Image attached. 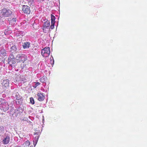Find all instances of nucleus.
I'll list each match as a JSON object with an SVG mask.
<instances>
[{"label": "nucleus", "mask_w": 147, "mask_h": 147, "mask_svg": "<svg viewBox=\"0 0 147 147\" xmlns=\"http://www.w3.org/2000/svg\"><path fill=\"white\" fill-rule=\"evenodd\" d=\"M43 0H38V1L39 2H42V1H43Z\"/></svg>", "instance_id": "obj_28"}, {"label": "nucleus", "mask_w": 147, "mask_h": 147, "mask_svg": "<svg viewBox=\"0 0 147 147\" xmlns=\"http://www.w3.org/2000/svg\"><path fill=\"white\" fill-rule=\"evenodd\" d=\"M39 136H36L34 138L33 141V144L34 147L36 146L37 142L38 141L39 138Z\"/></svg>", "instance_id": "obj_12"}, {"label": "nucleus", "mask_w": 147, "mask_h": 147, "mask_svg": "<svg viewBox=\"0 0 147 147\" xmlns=\"http://www.w3.org/2000/svg\"><path fill=\"white\" fill-rule=\"evenodd\" d=\"M8 102L4 99L0 98V109L3 111H6L9 109Z\"/></svg>", "instance_id": "obj_1"}, {"label": "nucleus", "mask_w": 147, "mask_h": 147, "mask_svg": "<svg viewBox=\"0 0 147 147\" xmlns=\"http://www.w3.org/2000/svg\"><path fill=\"white\" fill-rule=\"evenodd\" d=\"M40 80L41 82L44 83L47 82L48 79L47 77L44 76L40 78Z\"/></svg>", "instance_id": "obj_14"}, {"label": "nucleus", "mask_w": 147, "mask_h": 147, "mask_svg": "<svg viewBox=\"0 0 147 147\" xmlns=\"http://www.w3.org/2000/svg\"><path fill=\"white\" fill-rule=\"evenodd\" d=\"M55 23H51V29H53L54 28V25Z\"/></svg>", "instance_id": "obj_24"}, {"label": "nucleus", "mask_w": 147, "mask_h": 147, "mask_svg": "<svg viewBox=\"0 0 147 147\" xmlns=\"http://www.w3.org/2000/svg\"><path fill=\"white\" fill-rule=\"evenodd\" d=\"M10 140V137L8 136H7L3 139V143L4 144H6L9 143Z\"/></svg>", "instance_id": "obj_10"}, {"label": "nucleus", "mask_w": 147, "mask_h": 147, "mask_svg": "<svg viewBox=\"0 0 147 147\" xmlns=\"http://www.w3.org/2000/svg\"><path fill=\"white\" fill-rule=\"evenodd\" d=\"M30 144V142L28 140L25 142L22 145V147H28Z\"/></svg>", "instance_id": "obj_13"}, {"label": "nucleus", "mask_w": 147, "mask_h": 147, "mask_svg": "<svg viewBox=\"0 0 147 147\" xmlns=\"http://www.w3.org/2000/svg\"><path fill=\"white\" fill-rule=\"evenodd\" d=\"M50 25V22L48 20H47L44 22V24L43 25L44 28H46L49 27Z\"/></svg>", "instance_id": "obj_15"}, {"label": "nucleus", "mask_w": 147, "mask_h": 147, "mask_svg": "<svg viewBox=\"0 0 147 147\" xmlns=\"http://www.w3.org/2000/svg\"><path fill=\"white\" fill-rule=\"evenodd\" d=\"M35 86H34V88H36L40 84V83L39 82H35Z\"/></svg>", "instance_id": "obj_22"}, {"label": "nucleus", "mask_w": 147, "mask_h": 147, "mask_svg": "<svg viewBox=\"0 0 147 147\" xmlns=\"http://www.w3.org/2000/svg\"><path fill=\"white\" fill-rule=\"evenodd\" d=\"M16 97L17 100L20 99L22 98V97L18 94H16Z\"/></svg>", "instance_id": "obj_21"}, {"label": "nucleus", "mask_w": 147, "mask_h": 147, "mask_svg": "<svg viewBox=\"0 0 147 147\" xmlns=\"http://www.w3.org/2000/svg\"><path fill=\"white\" fill-rule=\"evenodd\" d=\"M30 103L32 104L33 105L34 104V98L33 97L30 98Z\"/></svg>", "instance_id": "obj_20"}, {"label": "nucleus", "mask_w": 147, "mask_h": 147, "mask_svg": "<svg viewBox=\"0 0 147 147\" xmlns=\"http://www.w3.org/2000/svg\"><path fill=\"white\" fill-rule=\"evenodd\" d=\"M12 13V11L9 9L3 8L0 10V17L2 18L4 17H9Z\"/></svg>", "instance_id": "obj_2"}, {"label": "nucleus", "mask_w": 147, "mask_h": 147, "mask_svg": "<svg viewBox=\"0 0 147 147\" xmlns=\"http://www.w3.org/2000/svg\"><path fill=\"white\" fill-rule=\"evenodd\" d=\"M50 53V48L49 47H45L42 50L41 54L44 57H48Z\"/></svg>", "instance_id": "obj_4"}, {"label": "nucleus", "mask_w": 147, "mask_h": 147, "mask_svg": "<svg viewBox=\"0 0 147 147\" xmlns=\"http://www.w3.org/2000/svg\"><path fill=\"white\" fill-rule=\"evenodd\" d=\"M30 43L28 42H25L23 45V47L24 49H26L29 48L30 47Z\"/></svg>", "instance_id": "obj_17"}, {"label": "nucleus", "mask_w": 147, "mask_h": 147, "mask_svg": "<svg viewBox=\"0 0 147 147\" xmlns=\"http://www.w3.org/2000/svg\"><path fill=\"white\" fill-rule=\"evenodd\" d=\"M29 147H33V146L32 145H31Z\"/></svg>", "instance_id": "obj_29"}, {"label": "nucleus", "mask_w": 147, "mask_h": 147, "mask_svg": "<svg viewBox=\"0 0 147 147\" xmlns=\"http://www.w3.org/2000/svg\"><path fill=\"white\" fill-rule=\"evenodd\" d=\"M4 131V127L3 126H0V131Z\"/></svg>", "instance_id": "obj_26"}, {"label": "nucleus", "mask_w": 147, "mask_h": 147, "mask_svg": "<svg viewBox=\"0 0 147 147\" xmlns=\"http://www.w3.org/2000/svg\"><path fill=\"white\" fill-rule=\"evenodd\" d=\"M16 18H14L12 19V20L14 22H16Z\"/></svg>", "instance_id": "obj_27"}, {"label": "nucleus", "mask_w": 147, "mask_h": 147, "mask_svg": "<svg viewBox=\"0 0 147 147\" xmlns=\"http://www.w3.org/2000/svg\"><path fill=\"white\" fill-rule=\"evenodd\" d=\"M17 62L26 61L27 59L26 55L22 54H19L17 55L16 57Z\"/></svg>", "instance_id": "obj_3"}, {"label": "nucleus", "mask_w": 147, "mask_h": 147, "mask_svg": "<svg viewBox=\"0 0 147 147\" xmlns=\"http://www.w3.org/2000/svg\"><path fill=\"white\" fill-rule=\"evenodd\" d=\"M22 10L24 13L27 14H29L31 11L30 7L27 5H23L22 7Z\"/></svg>", "instance_id": "obj_6"}, {"label": "nucleus", "mask_w": 147, "mask_h": 147, "mask_svg": "<svg viewBox=\"0 0 147 147\" xmlns=\"http://www.w3.org/2000/svg\"><path fill=\"white\" fill-rule=\"evenodd\" d=\"M8 63L11 65H14L16 64V62L15 61V59H8Z\"/></svg>", "instance_id": "obj_16"}, {"label": "nucleus", "mask_w": 147, "mask_h": 147, "mask_svg": "<svg viewBox=\"0 0 147 147\" xmlns=\"http://www.w3.org/2000/svg\"><path fill=\"white\" fill-rule=\"evenodd\" d=\"M55 16L52 15H51V23H55Z\"/></svg>", "instance_id": "obj_18"}, {"label": "nucleus", "mask_w": 147, "mask_h": 147, "mask_svg": "<svg viewBox=\"0 0 147 147\" xmlns=\"http://www.w3.org/2000/svg\"><path fill=\"white\" fill-rule=\"evenodd\" d=\"M50 62L51 64H53L54 62V60L53 57L51 56L50 58Z\"/></svg>", "instance_id": "obj_19"}, {"label": "nucleus", "mask_w": 147, "mask_h": 147, "mask_svg": "<svg viewBox=\"0 0 147 147\" xmlns=\"http://www.w3.org/2000/svg\"><path fill=\"white\" fill-rule=\"evenodd\" d=\"M15 59L14 56L13 54H11L10 56L9 57L8 59Z\"/></svg>", "instance_id": "obj_25"}, {"label": "nucleus", "mask_w": 147, "mask_h": 147, "mask_svg": "<svg viewBox=\"0 0 147 147\" xmlns=\"http://www.w3.org/2000/svg\"><path fill=\"white\" fill-rule=\"evenodd\" d=\"M10 45L11 46L10 49V51L12 53H16L17 51V48L16 46L13 44V42H11L10 43Z\"/></svg>", "instance_id": "obj_7"}, {"label": "nucleus", "mask_w": 147, "mask_h": 147, "mask_svg": "<svg viewBox=\"0 0 147 147\" xmlns=\"http://www.w3.org/2000/svg\"><path fill=\"white\" fill-rule=\"evenodd\" d=\"M3 86L7 87L9 86V81L8 79L4 80L2 83Z\"/></svg>", "instance_id": "obj_11"}, {"label": "nucleus", "mask_w": 147, "mask_h": 147, "mask_svg": "<svg viewBox=\"0 0 147 147\" xmlns=\"http://www.w3.org/2000/svg\"><path fill=\"white\" fill-rule=\"evenodd\" d=\"M40 132L39 131H37L36 132L34 133V135H36V136H39L40 135Z\"/></svg>", "instance_id": "obj_23"}, {"label": "nucleus", "mask_w": 147, "mask_h": 147, "mask_svg": "<svg viewBox=\"0 0 147 147\" xmlns=\"http://www.w3.org/2000/svg\"><path fill=\"white\" fill-rule=\"evenodd\" d=\"M38 96V100L40 101H43L45 98V96L43 95V94L42 93L39 92L37 94Z\"/></svg>", "instance_id": "obj_9"}, {"label": "nucleus", "mask_w": 147, "mask_h": 147, "mask_svg": "<svg viewBox=\"0 0 147 147\" xmlns=\"http://www.w3.org/2000/svg\"><path fill=\"white\" fill-rule=\"evenodd\" d=\"M26 61L18 62H17V65L19 68H20L22 69H23L26 66Z\"/></svg>", "instance_id": "obj_8"}, {"label": "nucleus", "mask_w": 147, "mask_h": 147, "mask_svg": "<svg viewBox=\"0 0 147 147\" xmlns=\"http://www.w3.org/2000/svg\"><path fill=\"white\" fill-rule=\"evenodd\" d=\"M7 54L5 50L3 49L0 50V58L1 59H4V60L6 58Z\"/></svg>", "instance_id": "obj_5"}]
</instances>
